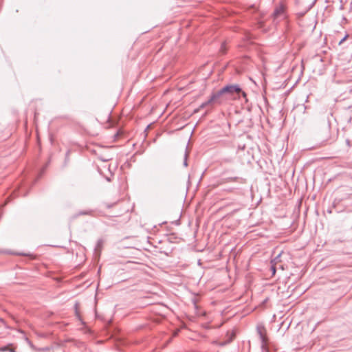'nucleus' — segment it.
Wrapping results in <instances>:
<instances>
[{
  "mask_svg": "<svg viewBox=\"0 0 352 352\" xmlns=\"http://www.w3.org/2000/svg\"><path fill=\"white\" fill-rule=\"evenodd\" d=\"M226 98H225V96L223 93L222 92L221 89L219 91H217L215 93H213L210 98L205 102H203L200 107L199 109H204L208 106H212L214 104H220L223 102V100H225Z\"/></svg>",
  "mask_w": 352,
  "mask_h": 352,
  "instance_id": "obj_1",
  "label": "nucleus"
},
{
  "mask_svg": "<svg viewBox=\"0 0 352 352\" xmlns=\"http://www.w3.org/2000/svg\"><path fill=\"white\" fill-rule=\"evenodd\" d=\"M221 90L224 96L227 94L230 96H232L234 94H241L244 98L246 97V94L241 90V87L238 85H226L223 87Z\"/></svg>",
  "mask_w": 352,
  "mask_h": 352,
  "instance_id": "obj_2",
  "label": "nucleus"
},
{
  "mask_svg": "<svg viewBox=\"0 0 352 352\" xmlns=\"http://www.w3.org/2000/svg\"><path fill=\"white\" fill-rule=\"evenodd\" d=\"M257 332L259 335L262 345V349H265V345L267 342V337L265 335V329L263 327H257Z\"/></svg>",
  "mask_w": 352,
  "mask_h": 352,
  "instance_id": "obj_3",
  "label": "nucleus"
},
{
  "mask_svg": "<svg viewBox=\"0 0 352 352\" xmlns=\"http://www.w3.org/2000/svg\"><path fill=\"white\" fill-rule=\"evenodd\" d=\"M285 12V7L283 5H280L278 7H276L273 12V18L274 20H276L278 17L283 15Z\"/></svg>",
  "mask_w": 352,
  "mask_h": 352,
  "instance_id": "obj_4",
  "label": "nucleus"
},
{
  "mask_svg": "<svg viewBox=\"0 0 352 352\" xmlns=\"http://www.w3.org/2000/svg\"><path fill=\"white\" fill-rule=\"evenodd\" d=\"M239 182L241 183H243L244 180L242 178H239V177H227V178L222 179L219 184H226V183H228V182Z\"/></svg>",
  "mask_w": 352,
  "mask_h": 352,
  "instance_id": "obj_5",
  "label": "nucleus"
},
{
  "mask_svg": "<svg viewBox=\"0 0 352 352\" xmlns=\"http://www.w3.org/2000/svg\"><path fill=\"white\" fill-rule=\"evenodd\" d=\"M329 131H330V127H329V126H327L324 129V133H325V135L323 137L324 141H328L329 140V138H330Z\"/></svg>",
  "mask_w": 352,
  "mask_h": 352,
  "instance_id": "obj_6",
  "label": "nucleus"
},
{
  "mask_svg": "<svg viewBox=\"0 0 352 352\" xmlns=\"http://www.w3.org/2000/svg\"><path fill=\"white\" fill-rule=\"evenodd\" d=\"M92 210H85V211H81L78 214L76 215V217L78 215H85V214H91Z\"/></svg>",
  "mask_w": 352,
  "mask_h": 352,
  "instance_id": "obj_7",
  "label": "nucleus"
},
{
  "mask_svg": "<svg viewBox=\"0 0 352 352\" xmlns=\"http://www.w3.org/2000/svg\"><path fill=\"white\" fill-rule=\"evenodd\" d=\"M313 59L315 62H318V61L322 62L323 61L322 58L319 54H316L315 56H314Z\"/></svg>",
  "mask_w": 352,
  "mask_h": 352,
  "instance_id": "obj_8",
  "label": "nucleus"
},
{
  "mask_svg": "<svg viewBox=\"0 0 352 352\" xmlns=\"http://www.w3.org/2000/svg\"><path fill=\"white\" fill-rule=\"evenodd\" d=\"M234 334L232 333L231 337L228 340V341H227L226 342L221 343L220 344L223 346V345H225L226 344H228V343L230 342L232 340V339L234 338Z\"/></svg>",
  "mask_w": 352,
  "mask_h": 352,
  "instance_id": "obj_9",
  "label": "nucleus"
},
{
  "mask_svg": "<svg viewBox=\"0 0 352 352\" xmlns=\"http://www.w3.org/2000/svg\"><path fill=\"white\" fill-rule=\"evenodd\" d=\"M348 35H345L343 38H340L339 41H336L338 42V44H342L347 38Z\"/></svg>",
  "mask_w": 352,
  "mask_h": 352,
  "instance_id": "obj_10",
  "label": "nucleus"
},
{
  "mask_svg": "<svg viewBox=\"0 0 352 352\" xmlns=\"http://www.w3.org/2000/svg\"><path fill=\"white\" fill-rule=\"evenodd\" d=\"M187 157H188V153L186 151H185V154H184V166H188V164H187Z\"/></svg>",
  "mask_w": 352,
  "mask_h": 352,
  "instance_id": "obj_11",
  "label": "nucleus"
},
{
  "mask_svg": "<svg viewBox=\"0 0 352 352\" xmlns=\"http://www.w3.org/2000/svg\"><path fill=\"white\" fill-rule=\"evenodd\" d=\"M346 144H347L348 146H349V145H350V141H349V140H346Z\"/></svg>",
  "mask_w": 352,
  "mask_h": 352,
  "instance_id": "obj_12",
  "label": "nucleus"
},
{
  "mask_svg": "<svg viewBox=\"0 0 352 352\" xmlns=\"http://www.w3.org/2000/svg\"><path fill=\"white\" fill-rule=\"evenodd\" d=\"M3 253H7V252L5 250H0V254H3Z\"/></svg>",
  "mask_w": 352,
  "mask_h": 352,
  "instance_id": "obj_13",
  "label": "nucleus"
},
{
  "mask_svg": "<svg viewBox=\"0 0 352 352\" xmlns=\"http://www.w3.org/2000/svg\"><path fill=\"white\" fill-rule=\"evenodd\" d=\"M6 350V347H3V348L1 349V351H4Z\"/></svg>",
  "mask_w": 352,
  "mask_h": 352,
  "instance_id": "obj_14",
  "label": "nucleus"
}]
</instances>
